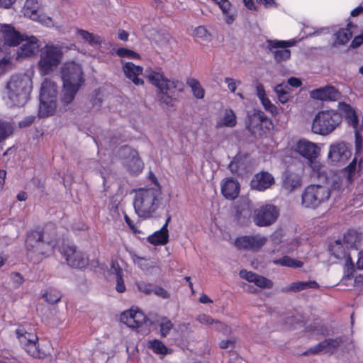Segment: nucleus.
Here are the masks:
<instances>
[{
	"mask_svg": "<svg viewBox=\"0 0 363 363\" xmlns=\"http://www.w3.org/2000/svg\"><path fill=\"white\" fill-rule=\"evenodd\" d=\"M57 243L55 225L48 223L41 230H33L28 233L25 242L27 255L34 262H38L52 252Z\"/></svg>",
	"mask_w": 363,
	"mask_h": 363,
	"instance_id": "f257e3e1",
	"label": "nucleus"
},
{
	"mask_svg": "<svg viewBox=\"0 0 363 363\" xmlns=\"http://www.w3.org/2000/svg\"><path fill=\"white\" fill-rule=\"evenodd\" d=\"M61 101L64 104H69L74 100L84 82L81 65L73 61L65 63L61 67Z\"/></svg>",
	"mask_w": 363,
	"mask_h": 363,
	"instance_id": "f03ea898",
	"label": "nucleus"
},
{
	"mask_svg": "<svg viewBox=\"0 0 363 363\" xmlns=\"http://www.w3.org/2000/svg\"><path fill=\"white\" fill-rule=\"evenodd\" d=\"M145 75L149 82L160 91V100L162 103L172 105L176 91H182L183 84L179 80H168L160 69H147Z\"/></svg>",
	"mask_w": 363,
	"mask_h": 363,
	"instance_id": "7ed1b4c3",
	"label": "nucleus"
},
{
	"mask_svg": "<svg viewBox=\"0 0 363 363\" xmlns=\"http://www.w3.org/2000/svg\"><path fill=\"white\" fill-rule=\"evenodd\" d=\"M32 89L33 82L30 75H12L6 84V94L11 105L24 106L29 99Z\"/></svg>",
	"mask_w": 363,
	"mask_h": 363,
	"instance_id": "20e7f679",
	"label": "nucleus"
},
{
	"mask_svg": "<svg viewBox=\"0 0 363 363\" xmlns=\"http://www.w3.org/2000/svg\"><path fill=\"white\" fill-rule=\"evenodd\" d=\"M63 59L62 48L59 45L47 44L40 50L38 68L40 75L53 72Z\"/></svg>",
	"mask_w": 363,
	"mask_h": 363,
	"instance_id": "39448f33",
	"label": "nucleus"
},
{
	"mask_svg": "<svg viewBox=\"0 0 363 363\" xmlns=\"http://www.w3.org/2000/svg\"><path fill=\"white\" fill-rule=\"evenodd\" d=\"M345 113L338 109L328 110L318 112L312 123L311 130L315 134L328 135L331 133L341 123Z\"/></svg>",
	"mask_w": 363,
	"mask_h": 363,
	"instance_id": "423d86ee",
	"label": "nucleus"
},
{
	"mask_svg": "<svg viewBox=\"0 0 363 363\" xmlns=\"http://www.w3.org/2000/svg\"><path fill=\"white\" fill-rule=\"evenodd\" d=\"M57 86L50 79H45L40 91L38 116L41 118L52 116L56 109Z\"/></svg>",
	"mask_w": 363,
	"mask_h": 363,
	"instance_id": "0eeeda50",
	"label": "nucleus"
},
{
	"mask_svg": "<svg viewBox=\"0 0 363 363\" xmlns=\"http://www.w3.org/2000/svg\"><path fill=\"white\" fill-rule=\"evenodd\" d=\"M247 126L252 134L262 135L272 128V123L262 111L255 110L247 113Z\"/></svg>",
	"mask_w": 363,
	"mask_h": 363,
	"instance_id": "6e6552de",
	"label": "nucleus"
},
{
	"mask_svg": "<svg viewBox=\"0 0 363 363\" xmlns=\"http://www.w3.org/2000/svg\"><path fill=\"white\" fill-rule=\"evenodd\" d=\"M330 191L321 185H310L307 186L303 194V204H320L325 202L330 197Z\"/></svg>",
	"mask_w": 363,
	"mask_h": 363,
	"instance_id": "1a4fd4ad",
	"label": "nucleus"
},
{
	"mask_svg": "<svg viewBox=\"0 0 363 363\" xmlns=\"http://www.w3.org/2000/svg\"><path fill=\"white\" fill-rule=\"evenodd\" d=\"M294 40H268L267 41V48L273 55L274 60L277 62L286 61L290 58L291 51L288 49V48L294 46Z\"/></svg>",
	"mask_w": 363,
	"mask_h": 363,
	"instance_id": "9d476101",
	"label": "nucleus"
},
{
	"mask_svg": "<svg viewBox=\"0 0 363 363\" xmlns=\"http://www.w3.org/2000/svg\"><path fill=\"white\" fill-rule=\"evenodd\" d=\"M38 0H27L23 9V15L30 19L37 21L48 28L54 26V21L51 17L38 13Z\"/></svg>",
	"mask_w": 363,
	"mask_h": 363,
	"instance_id": "9b49d317",
	"label": "nucleus"
},
{
	"mask_svg": "<svg viewBox=\"0 0 363 363\" xmlns=\"http://www.w3.org/2000/svg\"><path fill=\"white\" fill-rule=\"evenodd\" d=\"M279 214L276 206H262L255 211L253 220L258 226H268L275 222Z\"/></svg>",
	"mask_w": 363,
	"mask_h": 363,
	"instance_id": "f8f14e48",
	"label": "nucleus"
},
{
	"mask_svg": "<svg viewBox=\"0 0 363 363\" xmlns=\"http://www.w3.org/2000/svg\"><path fill=\"white\" fill-rule=\"evenodd\" d=\"M268 239L260 234L245 235L238 238L235 245L240 250L258 252L267 242Z\"/></svg>",
	"mask_w": 363,
	"mask_h": 363,
	"instance_id": "ddd939ff",
	"label": "nucleus"
},
{
	"mask_svg": "<svg viewBox=\"0 0 363 363\" xmlns=\"http://www.w3.org/2000/svg\"><path fill=\"white\" fill-rule=\"evenodd\" d=\"M339 110L345 113V117L350 125L353 127L355 132V147H356V155H358L362 147V133L359 132L358 128V119L356 116L354 111L352 108L345 103L339 104Z\"/></svg>",
	"mask_w": 363,
	"mask_h": 363,
	"instance_id": "4468645a",
	"label": "nucleus"
},
{
	"mask_svg": "<svg viewBox=\"0 0 363 363\" xmlns=\"http://www.w3.org/2000/svg\"><path fill=\"white\" fill-rule=\"evenodd\" d=\"M62 254L69 266L74 268H83L88 264V258L84 253L77 250L74 245H65Z\"/></svg>",
	"mask_w": 363,
	"mask_h": 363,
	"instance_id": "2eb2a0df",
	"label": "nucleus"
},
{
	"mask_svg": "<svg viewBox=\"0 0 363 363\" xmlns=\"http://www.w3.org/2000/svg\"><path fill=\"white\" fill-rule=\"evenodd\" d=\"M291 148L295 152L306 159L307 161L316 159L320 151V147L316 143L306 139H301L294 143Z\"/></svg>",
	"mask_w": 363,
	"mask_h": 363,
	"instance_id": "dca6fc26",
	"label": "nucleus"
},
{
	"mask_svg": "<svg viewBox=\"0 0 363 363\" xmlns=\"http://www.w3.org/2000/svg\"><path fill=\"white\" fill-rule=\"evenodd\" d=\"M348 146L343 142H337L330 145L328 160L333 164H343L350 157Z\"/></svg>",
	"mask_w": 363,
	"mask_h": 363,
	"instance_id": "f3484780",
	"label": "nucleus"
},
{
	"mask_svg": "<svg viewBox=\"0 0 363 363\" xmlns=\"http://www.w3.org/2000/svg\"><path fill=\"white\" fill-rule=\"evenodd\" d=\"M40 46V40L37 37L25 35L23 40L21 42V46L17 50L16 58L23 60L35 55Z\"/></svg>",
	"mask_w": 363,
	"mask_h": 363,
	"instance_id": "a211bd4d",
	"label": "nucleus"
},
{
	"mask_svg": "<svg viewBox=\"0 0 363 363\" xmlns=\"http://www.w3.org/2000/svg\"><path fill=\"white\" fill-rule=\"evenodd\" d=\"M120 154L125 156L124 164L131 174H138L142 172L143 163L135 150L125 146L121 148Z\"/></svg>",
	"mask_w": 363,
	"mask_h": 363,
	"instance_id": "6ab92c4d",
	"label": "nucleus"
},
{
	"mask_svg": "<svg viewBox=\"0 0 363 363\" xmlns=\"http://www.w3.org/2000/svg\"><path fill=\"white\" fill-rule=\"evenodd\" d=\"M3 49L5 46L16 47L21 44L25 35L21 34L14 27L9 24L1 26Z\"/></svg>",
	"mask_w": 363,
	"mask_h": 363,
	"instance_id": "aec40b11",
	"label": "nucleus"
},
{
	"mask_svg": "<svg viewBox=\"0 0 363 363\" xmlns=\"http://www.w3.org/2000/svg\"><path fill=\"white\" fill-rule=\"evenodd\" d=\"M120 320L123 323L131 328H139L147 320L146 316L142 311L133 309L121 313Z\"/></svg>",
	"mask_w": 363,
	"mask_h": 363,
	"instance_id": "412c9836",
	"label": "nucleus"
},
{
	"mask_svg": "<svg viewBox=\"0 0 363 363\" xmlns=\"http://www.w3.org/2000/svg\"><path fill=\"white\" fill-rule=\"evenodd\" d=\"M274 182V177L272 174L262 171L254 175L250 182V186L252 189L264 191L270 188Z\"/></svg>",
	"mask_w": 363,
	"mask_h": 363,
	"instance_id": "4be33fe9",
	"label": "nucleus"
},
{
	"mask_svg": "<svg viewBox=\"0 0 363 363\" xmlns=\"http://www.w3.org/2000/svg\"><path fill=\"white\" fill-rule=\"evenodd\" d=\"M308 163L309 164L313 172L316 174V176L318 178H324L327 183L331 184L332 187L335 189H339L340 188V184L339 183L340 177L339 175L334 174L333 178L330 179L328 176L326 175V167L325 165H323L319 161L316 160V159L308 160Z\"/></svg>",
	"mask_w": 363,
	"mask_h": 363,
	"instance_id": "5701e85b",
	"label": "nucleus"
},
{
	"mask_svg": "<svg viewBox=\"0 0 363 363\" xmlns=\"http://www.w3.org/2000/svg\"><path fill=\"white\" fill-rule=\"evenodd\" d=\"M281 179L282 187L289 192L299 188L302 184L301 174L291 170L285 171L282 174Z\"/></svg>",
	"mask_w": 363,
	"mask_h": 363,
	"instance_id": "b1692460",
	"label": "nucleus"
},
{
	"mask_svg": "<svg viewBox=\"0 0 363 363\" xmlns=\"http://www.w3.org/2000/svg\"><path fill=\"white\" fill-rule=\"evenodd\" d=\"M340 93L333 86H328L310 91V96L316 100L320 101H336Z\"/></svg>",
	"mask_w": 363,
	"mask_h": 363,
	"instance_id": "393cba45",
	"label": "nucleus"
},
{
	"mask_svg": "<svg viewBox=\"0 0 363 363\" xmlns=\"http://www.w3.org/2000/svg\"><path fill=\"white\" fill-rule=\"evenodd\" d=\"M345 341V337L340 336L336 338H328L315 345V351L319 353H329L333 354L337 350L339 346Z\"/></svg>",
	"mask_w": 363,
	"mask_h": 363,
	"instance_id": "a878e982",
	"label": "nucleus"
},
{
	"mask_svg": "<svg viewBox=\"0 0 363 363\" xmlns=\"http://www.w3.org/2000/svg\"><path fill=\"white\" fill-rule=\"evenodd\" d=\"M123 71L125 77L131 80L135 85H143V80L139 77L143 73V67L135 65L132 62H123Z\"/></svg>",
	"mask_w": 363,
	"mask_h": 363,
	"instance_id": "bb28decb",
	"label": "nucleus"
},
{
	"mask_svg": "<svg viewBox=\"0 0 363 363\" xmlns=\"http://www.w3.org/2000/svg\"><path fill=\"white\" fill-rule=\"evenodd\" d=\"M221 191L226 199L233 200L237 198L239 194L240 184L236 179L228 178L222 184Z\"/></svg>",
	"mask_w": 363,
	"mask_h": 363,
	"instance_id": "cd10ccee",
	"label": "nucleus"
},
{
	"mask_svg": "<svg viewBox=\"0 0 363 363\" xmlns=\"http://www.w3.org/2000/svg\"><path fill=\"white\" fill-rule=\"evenodd\" d=\"M134 194L133 204H154L155 194L152 189H140L132 192Z\"/></svg>",
	"mask_w": 363,
	"mask_h": 363,
	"instance_id": "c85d7f7f",
	"label": "nucleus"
},
{
	"mask_svg": "<svg viewBox=\"0 0 363 363\" xmlns=\"http://www.w3.org/2000/svg\"><path fill=\"white\" fill-rule=\"evenodd\" d=\"M328 250L337 259L347 258V262L352 263V259L347 252V247H345L340 240L331 242L328 245Z\"/></svg>",
	"mask_w": 363,
	"mask_h": 363,
	"instance_id": "c756f323",
	"label": "nucleus"
},
{
	"mask_svg": "<svg viewBox=\"0 0 363 363\" xmlns=\"http://www.w3.org/2000/svg\"><path fill=\"white\" fill-rule=\"evenodd\" d=\"M76 34L77 38L91 47H98L102 42V38L99 35H94L85 30L77 29Z\"/></svg>",
	"mask_w": 363,
	"mask_h": 363,
	"instance_id": "7c9ffc66",
	"label": "nucleus"
},
{
	"mask_svg": "<svg viewBox=\"0 0 363 363\" xmlns=\"http://www.w3.org/2000/svg\"><path fill=\"white\" fill-rule=\"evenodd\" d=\"M147 240L155 245H164L169 241V233L166 226H162L160 230L149 236Z\"/></svg>",
	"mask_w": 363,
	"mask_h": 363,
	"instance_id": "2f4dec72",
	"label": "nucleus"
},
{
	"mask_svg": "<svg viewBox=\"0 0 363 363\" xmlns=\"http://www.w3.org/2000/svg\"><path fill=\"white\" fill-rule=\"evenodd\" d=\"M352 28H354V26L350 23L346 28H341L337 31L335 34V45L346 44L352 36L353 32L351 30Z\"/></svg>",
	"mask_w": 363,
	"mask_h": 363,
	"instance_id": "473e14b6",
	"label": "nucleus"
},
{
	"mask_svg": "<svg viewBox=\"0 0 363 363\" xmlns=\"http://www.w3.org/2000/svg\"><path fill=\"white\" fill-rule=\"evenodd\" d=\"M134 262L138 264L143 271L148 274H154L160 270L157 262L147 260L144 257L135 256Z\"/></svg>",
	"mask_w": 363,
	"mask_h": 363,
	"instance_id": "72a5a7b5",
	"label": "nucleus"
},
{
	"mask_svg": "<svg viewBox=\"0 0 363 363\" xmlns=\"http://www.w3.org/2000/svg\"><path fill=\"white\" fill-rule=\"evenodd\" d=\"M361 234L358 233L356 230H350L344 234L343 241L347 249H357V245L361 242Z\"/></svg>",
	"mask_w": 363,
	"mask_h": 363,
	"instance_id": "f704fd0d",
	"label": "nucleus"
},
{
	"mask_svg": "<svg viewBox=\"0 0 363 363\" xmlns=\"http://www.w3.org/2000/svg\"><path fill=\"white\" fill-rule=\"evenodd\" d=\"M318 287V284L315 281H298L291 283L284 291L298 292L307 289H317Z\"/></svg>",
	"mask_w": 363,
	"mask_h": 363,
	"instance_id": "c9c22d12",
	"label": "nucleus"
},
{
	"mask_svg": "<svg viewBox=\"0 0 363 363\" xmlns=\"http://www.w3.org/2000/svg\"><path fill=\"white\" fill-rule=\"evenodd\" d=\"M38 337L36 335H32V340L25 347H23L26 352L30 356L35 358H42L44 356V353L42 352L38 345Z\"/></svg>",
	"mask_w": 363,
	"mask_h": 363,
	"instance_id": "e433bc0d",
	"label": "nucleus"
},
{
	"mask_svg": "<svg viewBox=\"0 0 363 363\" xmlns=\"http://www.w3.org/2000/svg\"><path fill=\"white\" fill-rule=\"evenodd\" d=\"M236 116L232 109H225L223 116L218 122L220 127L233 128L236 125Z\"/></svg>",
	"mask_w": 363,
	"mask_h": 363,
	"instance_id": "4c0bfd02",
	"label": "nucleus"
},
{
	"mask_svg": "<svg viewBox=\"0 0 363 363\" xmlns=\"http://www.w3.org/2000/svg\"><path fill=\"white\" fill-rule=\"evenodd\" d=\"M187 85L191 88L194 96L197 99H203L204 96V90L199 82L195 78H189L186 81Z\"/></svg>",
	"mask_w": 363,
	"mask_h": 363,
	"instance_id": "58836bf2",
	"label": "nucleus"
},
{
	"mask_svg": "<svg viewBox=\"0 0 363 363\" xmlns=\"http://www.w3.org/2000/svg\"><path fill=\"white\" fill-rule=\"evenodd\" d=\"M194 35L198 39L205 43H210L213 38V35L210 33L206 27L198 26L194 30Z\"/></svg>",
	"mask_w": 363,
	"mask_h": 363,
	"instance_id": "ea45409f",
	"label": "nucleus"
},
{
	"mask_svg": "<svg viewBox=\"0 0 363 363\" xmlns=\"http://www.w3.org/2000/svg\"><path fill=\"white\" fill-rule=\"evenodd\" d=\"M273 263L294 268H298L303 266L302 262L292 259L289 256H284L282 258L275 259L273 261Z\"/></svg>",
	"mask_w": 363,
	"mask_h": 363,
	"instance_id": "a19ab883",
	"label": "nucleus"
},
{
	"mask_svg": "<svg viewBox=\"0 0 363 363\" xmlns=\"http://www.w3.org/2000/svg\"><path fill=\"white\" fill-rule=\"evenodd\" d=\"M357 155H356V157L345 169V172L347 174V181L349 182H351L353 180L354 177L360 169L361 162H359V164L357 165Z\"/></svg>",
	"mask_w": 363,
	"mask_h": 363,
	"instance_id": "79ce46f5",
	"label": "nucleus"
},
{
	"mask_svg": "<svg viewBox=\"0 0 363 363\" xmlns=\"http://www.w3.org/2000/svg\"><path fill=\"white\" fill-rule=\"evenodd\" d=\"M245 206H236L235 216L238 222L243 223L245 220H247L250 217L251 211L247 208H245Z\"/></svg>",
	"mask_w": 363,
	"mask_h": 363,
	"instance_id": "37998d69",
	"label": "nucleus"
},
{
	"mask_svg": "<svg viewBox=\"0 0 363 363\" xmlns=\"http://www.w3.org/2000/svg\"><path fill=\"white\" fill-rule=\"evenodd\" d=\"M12 125L0 120V142L8 138L13 133Z\"/></svg>",
	"mask_w": 363,
	"mask_h": 363,
	"instance_id": "c03bdc74",
	"label": "nucleus"
},
{
	"mask_svg": "<svg viewBox=\"0 0 363 363\" xmlns=\"http://www.w3.org/2000/svg\"><path fill=\"white\" fill-rule=\"evenodd\" d=\"M153 206H133L135 213L138 216L146 218L150 217L155 211Z\"/></svg>",
	"mask_w": 363,
	"mask_h": 363,
	"instance_id": "a18cd8bd",
	"label": "nucleus"
},
{
	"mask_svg": "<svg viewBox=\"0 0 363 363\" xmlns=\"http://www.w3.org/2000/svg\"><path fill=\"white\" fill-rule=\"evenodd\" d=\"M160 333L162 337H166L173 328V323L167 317H162L160 323Z\"/></svg>",
	"mask_w": 363,
	"mask_h": 363,
	"instance_id": "49530a36",
	"label": "nucleus"
},
{
	"mask_svg": "<svg viewBox=\"0 0 363 363\" xmlns=\"http://www.w3.org/2000/svg\"><path fill=\"white\" fill-rule=\"evenodd\" d=\"M16 334L23 347H25L26 345H27L29 342L31 341L32 335H33L27 333L26 330L23 329H17L16 330Z\"/></svg>",
	"mask_w": 363,
	"mask_h": 363,
	"instance_id": "de8ad7c7",
	"label": "nucleus"
},
{
	"mask_svg": "<svg viewBox=\"0 0 363 363\" xmlns=\"http://www.w3.org/2000/svg\"><path fill=\"white\" fill-rule=\"evenodd\" d=\"M150 348H151L155 353L164 354L167 353V347L158 340H154L149 342Z\"/></svg>",
	"mask_w": 363,
	"mask_h": 363,
	"instance_id": "09e8293b",
	"label": "nucleus"
},
{
	"mask_svg": "<svg viewBox=\"0 0 363 363\" xmlns=\"http://www.w3.org/2000/svg\"><path fill=\"white\" fill-rule=\"evenodd\" d=\"M254 284L262 289H271L273 286V283L271 280L259 274H257Z\"/></svg>",
	"mask_w": 363,
	"mask_h": 363,
	"instance_id": "8fccbe9b",
	"label": "nucleus"
},
{
	"mask_svg": "<svg viewBox=\"0 0 363 363\" xmlns=\"http://www.w3.org/2000/svg\"><path fill=\"white\" fill-rule=\"evenodd\" d=\"M45 301L50 304L57 303L61 298V294L59 291L50 290L43 294Z\"/></svg>",
	"mask_w": 363,
	"mask_h": 363,
	"instance_id": "3c124183",
	"label": "nucleus"
},
{
	"mask_svg": "<svg viewBox=\"0 0 363 363\" xmlns=\"http://www.w3.org/2000/svg\"><path fill=\"white\" fill-rule=\"evenodd\" d=\"M116 54L122 58L138 59L140 55L138 53L124 48L117 49Z\"/></svg>",
	"mask_w": 363,
	"mask_h": 363,
	"instance_id": "603ef678",
	"label": "nucleus"
},
{
	"mask_svg": "<svg viewBox=\"0 0 363 363\" xmlns=\"http://www.w3.org/2000/svg\"><path fill=\"white\" fill-rule=\"evenodd\" d=\"M148 37L157 43L163 44L169 39V34L166 32H156L155 34H150Z\"/></svg>",
	"mask_w": 363,
	"mask_h": 363,
	"instance_id": "864d4df0",
	"label": "nucleus"
},
{
	"mask_svg": "<svg viewBox=\"0 0 363 363\" xmlns=\"http://www.w3.org/2000/svg\"><path fill=\"white\" fill-rule=\"evenodd\" d=\"M242 163L240 157H235L229 164V169L233 174H240V169Z\"/></svg>",
	"mask_w": 363,
	"mask_h": 363,
	"instance_id": "5fc2aeb1",
	"label": "nucleus"
},
{
	"mask_svg": "<svg viewBox=\"0 0 363 363\" xmlns=\"http://www.w3.org/2000/svg\"><path fill=\"white\" fill-rule=\"evenodd\" d=\"M308 331H317L318 334L322 335L323 336H328L329 334L327 330V328L323 325H320L318 323H313L307 328Z\"/></svg>",
	"mask_w": 363,
	"mask_h": 363,
	"instance_id": "6e6d98bb",
	"label": "nucleus"
},
{
	"mask_svg": "<svg viewBox=\"0 0 363 363\" xmlns=\"http://www.w3.org/2000/svg\"><path fill=\"white\" fill-rule=\"evenodd\" d=\"M257 274L253 272L247 271L246 269H242L239 272V275L242 279L247 280L248 282L252 283H254Z\"/></svg>",
	"mask_w": 363,
	"mask_h": 363,
	"instance_id": "4d7b16f0",
	"label": "nucleus"
},
{
	"mask_svg": "<svg viewBox=\"0 0 363 363\" xmlns=\"http://www.w3.org/2000/svg\"><path fill=\"white\" fill-rule=\"evenodd\" d=\"M224 82L227 84L228 89L233 93H235L237 86L241 84V81L230 77L225 78Z\"/></svg>",
	"mask_w": 363,
	"mask_h": 363,
	"instance_id": "13d9d810",
	"label": "nucleus"
},
{
	"mask_svg": "<svg viewBox=\"0 0 363 363\" xmlns=\"http://www.w3.org/2000/svg\"><path fill=\"white\" fill-rule=\"evenodd\" d=\"M260 101L262 102V104L263 105L265 110H267V111L270 112L272 114L277 113V107L273 104L271 103L270 100L267 98V96L264 99H262Z\"/></svg>",
	"mask_w": 363,
	"mask_h": 363,
	"instance_id": "bf43d9fd",
	"label": "nucleus"
},
{
	"mask_svg": "<svg viewBox=\"0 0 363 363\" xmlns=\"http://www.w3.org/2000/svg\"><path fill=\"white\" fill-rule=\"evenodd\" d=\"M137 286L140 291L143 292L146 294H150L153 291L152 286L144 281H140L138 283Z\"/></svg>",
	"mask_w": 363,
	"mask_h": 363,
	"instance_id": "052dcab7",
	"label": "nucleus"
},
{
	"mask_svg": "<svg viewBox=\"0 0 363 363\" xmlns=\"http://www.w3.org/2000/svg\"><path fill=\"white\" fill-rule=\"evenodd\" d=\"M274 91L277 96H279L280 94H289V88L287 84H279L275 86Z\"/></svg>",
	"mask_w": 363,
	"mask_h": 363,
	"instance_id": "680f3d73",
	"label": "nucleus"
},
{
	"mask_svg": "<svg viewBox=\"0 0 363 363\" xmlns=\"http://www.w3.org/2000/svg\"><path fill=\"white\" fill-rule=\"evenodd\" d=\"M152 292L162 298H168L169 297V294L167 291L160 286L153 288Z\"/></svg>",
	"mask_w": 363,
	"mask_h": 363,
	"instance_id": "e2e57ef3",
	"label": "nucleus"
},
{
	"mask_svg": "<svg viewBox=\"0 0 363 363\" xmlns=\"http://www.w3.org/2000/svg\"><path fill=\"white\" fill-rule=\"evenodd\" d=\"M235 345V340L233 338H230L228 340H222L219 343V346L222 349L234 348Z\"/></svg>",
	"mask_w": 363,
	"mask_h": 363,
	"instance_id": "0e129e2a",
	"label": "nucleus"
},
{
	"mask_svg": "<svg viewBox=\"0 0 363 363\" xmlns=\"http://www.w3.org/2000/svg\"><path fill=\"white\" fill-rule=\"evenodd\" d=\"M116 289L119 293H123L125 291V286L124 284V281L123 279V275H118V277H116Z\"/></svg>",
	"mask_w": 363,
	"mask_h": 363,
	"instance_id": "69168bd1",
	"label": "nucleus"
},
{
	"mask_svg": "<svg viewBox=\"0 0 363 363\" xmlns=\"http://www.w3.org/2000/svg\"><path fill=\"white\" fill-rule=\"evenodd\" d=\"M196 320L202 323V324H206V325H211L214 320L212 319L209 315L206 314H201L197 318Z\"/></svg>",
	"mask_w": 363,
	"mask_h": 363,
	"instance_id": "338daca9",
	"label": "nucleus"
},
{
	"mask_svg": "<svg viewBox=\"0 0 363 363\" xmlns=\"http://www.w3.org/2000/svg\"><path fill=\"white\" fill-rule=\"evenodd\" d=\"M111 272L113 274H115L116 277H118V275L122 276L123 275V270L120 267L118 263L117 262H112L111 266Z\"/></svg>",
	"mask_w": 363,
	"mask_h": 363,
	"instance_id": "774afa93",
	"label": "nucleus"
}]
</instances>
